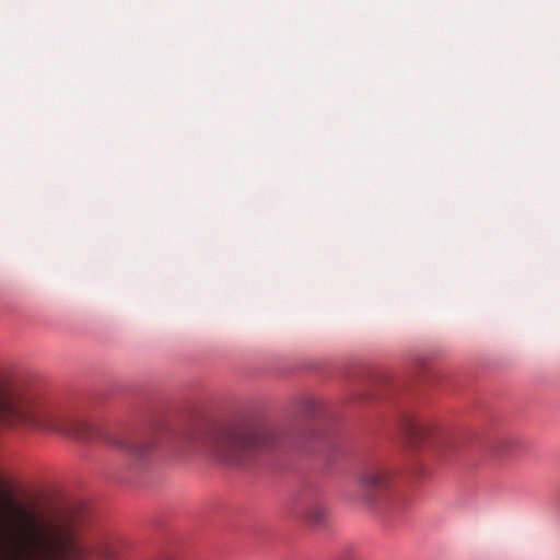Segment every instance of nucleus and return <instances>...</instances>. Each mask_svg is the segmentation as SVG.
<instances>
[{"label": "nucleus", "instance_id": "1", "mask_svg": "<svg viewBox=\"0 0 560 560\" xmlns=\"http://www.w3.org/2000/svg\"><path fill=\"white\" fill-rule=\"evenodd\" d=\"M0 430L19 434L55 432L86 439L90 424L52 402L0 387Z\"/></svg>", "mask_w": 560, "mask_h": 560}, {"label": "nucleus", "instance_id": "5", "mask_svg": "<svg viewBox=\"0 0 560 560\" xmlns=\"http://www.w3.org/2000/svg\"><path fill=\"white\" fill-rule=\"evenodd\" d=\"M392 488V474L383 466L364 469L358 479V495L369 505H376L387 499Z\"/></svg>", "mask_w": 560, "mask_h": 560}, {"label": "nucleus", "instance_id": "7", "mask_svg": "<svg viewBox=\"0 0 560 560\" xmlns=\"http://www.w3.org/2000/svg\"><path fill=\"white\" fill-rule=\"evenodd\" d=\"M518 441L513 436H502L493 445V451L502 457H510L518 446Z\"/></svg>", "mask_w": 560, "mask_h": 560}, {"label": "nucleus", "instance_id": "6", "mask_svg": "<svg viewBox=\"0 0 560 560\" xmlns=\"http://www.w3.org/2000/svg\"><path fill=\"white\" fill-rule=\"evenodd\" d=\"M105 441L112 447L136 459H141L147 457L160 444L161 440L158 432H148L142 435H133L129 432H115L106 434Z\"/></svg>", "mask_w": 560, "mask_h": 560}, {"label": "nucleus", "instance_id": "3", "mask_svg": "<svg viewBox=\"0 0 560 560\" xmlns=\"http://www.w3.org/2000/svg\"><path fill=\"white\" fill-rule=\"evenodd\" d=\"M281 436L275 425L230 427L212 430L201 443L218 460L245 465L260 451L277 446Z\"/></svg>", "mask_w": 560, "mask_h": 560}, {"label": "nucleus", "instance_id": "9", "mask_svg": "<svg viewBox=\"0 0 560 560\" xmlns=\"http://www.w3.org/2000/svg\"><path fill=\"white\" fill-rule=\"evenodd\" d=\"M15 513L20 516V518L24 522V523H30L31 522V515L21 506L14 504L13 502H11Z\"/></svg>", "mask_w": 560, "mask_h": 560}, {"label": "nucleus", "instance_id": "8", "mask_svg": "<svg viewBox=\"0 0 560 560\" xmlns=\"http://www.w3.org/2000/svg\"><path fill=\"white\" fill-rule=\"evenodd\" d=\"M326 509L322 504H313L308 508L307 517L314 522L319 523L325 518Z\"/></svg>", "mask_w": 560, "mask_h": 560}, {"label": "nucleus", "instance_id": "2", "mask_svg": "<svg viewBox=\"0 0 560 560\" xmlns=\"http://www.w3.org/2000/svg\"><path fill=\"white\" fill-rule=\"evenodd\" d=\"M95 555L112 559L114 548L110 540L85 536L80 522L70 517L50 536L34 541L21 552L4 553L0 560H95Z\"/></svg>", "mask_w": 560, "mask_h": 560}, {"label": "nucleus", "instance_id": "4", "mask_svg": "<svg viewBox=\"0 0 560 560\" xmlns=\"http://www.w3.org/2000/svg\"><path fill=\"white\" fill-rule=\"evenodd\" d=\"M404 431L413 443L429 445L442 454L455 447L454 438L450 431L416 418L405 420Z\"/></svg>", "mask_w": 560, "mask_h": 560}]
</instances>
